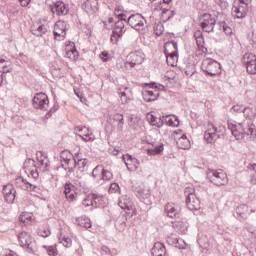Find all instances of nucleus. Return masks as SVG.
<instances>
[{
    "mask_svg": "<svg viewBox=\"0 0 256 256\" xmlns=\"http://www.w3.org/2000/svg\"><path fill=\"white\" fill-rule=\"evenodd\" d=\"M228 129L235 139H244V137H256L255 125L245 123L228 122Z\"/></svg>",
    "mask_w": 256,
    "mask_h": 256,
    "instance_id": "nucleus-1",
    "label": "nucleus"
},
{
    "mask_svg": "<svg viewBox=\"0 0 256 256\" xmlns=\"http://www.w3.org/2000/svg\"><path fill=\"white\" fill-rule=\"evenodd\" d=\"M128 25L132 27V29H135V31H138V33H141L142 35H145L147 33V20L143 15L141 14H132L127 19Z\"/></svg>",
    "mask_w": 256,
    "mask_h": 256,
    "instance_id": "nucleus-2",
    "label": "nucleus"
},
{
    "mask_svg": "<svg viewBox=\"0 0 256 256\" xmlns=\"http://www.w3.org/2000/svg\"><path fill=\"white\" fill-rule=\"evenodd\" d=\"M201 69L210 77L221 75V64L212 58L204 59L201 64Z\"/></svg>",
    "mask_w": 256,
    "mask_h": 256,
    "instance_id": "nucleus-3",
    "label": "nucleus"
},
{
    "mask_svg": "<svg viewBox=\"0 0 256 256\" xmlns=\"http://www.w3.org/2000/svg\"><path fill=\"white\" fill-rule=\"evenodd\" d=\"M186 206L190 211H199L201 209V200L195 191V188H186Z\"/></svg>",
    "mask_w": 256,
    "mask_h": 256,
    "instance_id": "nucleus-4",
    "label": "nucleus"
},
{
    "mask_svg": "<svg viewBox=\"0 0 256 256\" xmlns=\"http://www.w3.org/2000/svg\"><path fill=\"white\" fill-rule=\"evenodd\" d=\"M207 178L216 185L217 187H221V185H227L229 183V179L227 178V174L223 170H211L207 171Z\"/></svg>",
    "mask_w": 256,
    "mask_h": 256,
    "instance_id": "nucleus-5",
    "label": "nucleus"
},
{
    "mask_svg": "<svg viewBox=\"0 0 256 256\" xmlns=\"http://www.w3.org/2000/svg\"><path fill=\"white\" fill-rule=\"evenodd\" d=\"M32 101L35 109H41V111H47L49 109V98L43 92L37 93Z\"/></svg>",
    "mask_w": 256,
    "mask_h": 256,
    "instance_id": "nucleus-6",
    "label": "nucleus"
},
{
    "mask_svg": "<svg viewBox=\"0 0 256 256\" xmlns=\"http://www.w3.org/2000/svg\"><path fill=\"white\" fill-rule=\"evenodd\" d=\"M142 97L147 103L151 101H157L159 97V90L157 89V83H152L149 89H145L142 92Z\"/></svg>",
    "mask_w": 256,
    "mask_h": 256,
    "instance_id": "nucleus-7",
    "label": "nucleus"
},
{
    "mask_svg": "<svg viewBox=\"0 0 256 256\" xmlns=\"http://www.w3.org/2000/svg\"><path fill=\"white\" fill-rule=\"evenodd\" d=\"M18 241L21 247H25L29 253L33 251V238L29 232L22 231L18 234Z\"/></svg>",
    "mask_w": 256,
    "mask_h": 256,
    "instance_id": "nucleus-8",
    "label": "nucleus"
},
{
    "mask_svg": "<svg viewBox=\"0 0 256 256\" xmlns=\"http://www.w3.org/2000/svg\"><path fill=\"white\" fill-rule=\"evenodd\" d=\"M23 169L28 177H32V179H37L39 177V171L37 170V165L35 164V160L29 158L24 162Z\"/></svg>",
    "mask_w": 256,
    "mask_h": 256,
    "instance_id": "nucleus-9",
    "label": "nucleus"
},
{
    "mask_svg": "<svg viewBox=\"0 0 256 256\" xmlns=\"http://www.w3.org/2000/svg\"><path fill=\"white\" fill-rule=\"evenodd\" d=\"M145 60V53H143L142 51H135V52H131L128 56H127V65H129L130 67H135V65H141V63H143V61Z\"/></svg>",
    "mask_w": 256,
    "mask_h": 256,
    "instance_id": "nucleus-10",
    "label": "nucleus"
},
{
    "mask_svg": "<svg viewBox=\"0 0 256 256\" xmlns=\"http://www.w3.org/2000/svg\"><path fill=\"white\" fill-rule=\"evenodd\" d=\"M217 23V20L211 16V14H204L202 15V21L200 23L203 31L206 33H211L213 29H215V24Z\"/></svg>",
    "mask_w": 256,
    "mask_h": 256,
    "instance_id": "nucleus-11",
    "label": "nucleus"
},
{
    "mask_svg": "<svg viewBox=\"0 0 256 256\" xmlns=\"http://www.w3.org/2000/svg\"><path fill=\"white\" fill-rule=\"evenodd\" d=\"M122 159L128 169V171H137L141 163L137 160V158H133V156L126 154L122 156Z\"/></svg>",
    "mask_w": 256,
    "mask_h": 256,
    "instance_id": "nucleus-12",
    "label": "nucleus"
},
{
    "mask_svg": "<svg viewBox=\"0 0 256 256\" xmlns=\"http://www.w3.org/2000/svg\"><path fill=\"white\" fill-rule=\"evenodd\" d=\"M76 133L78 134L83 141H93L95 139V136L93 135V132L87 127V126H78L75 128Z\"/></svg>",
    "mask_w": 256,
    "mask_h": 256,
    "instance_id": "nucleus-13",
    "label": "nucleus"
},
{
    "mask_svg": "<svg viewBox=\"0 0 256 256\" xmlns=\"http://www.w3.org/2000/svg\"><path fill=\"white\" fill-rule=\"evenodd\" d=\"M219 139L217 132H215V125L208 124L207 130L204 132V140L206 143L213 144Z\"/></svg>",
    "mask_w": 256,
    "mask_h": 256,
    "instance_id": "nucleus-14",
    "label": "nucleus"
},
{
    "mask_svg": "<svg viewBox=\"0 0 256 256\" xmlns=\"http://www.w3.org/2000/svg\"><path fill=\"white\" fill-rule=\"evenodd\" d=\"M16 185L20 187L24 191H35L37 189V185L23 178L22 176L16 178Z\"/></svg>",
    "mask_w": 256,
    "mask_h": 256,
    "instance_id": "nucleus-15",
    "label": "nucleus"
},
{
    "mask_svg": "<svg viewBox=\"0 0 256 256\" xmlns=\"http://www.w3.org/2000/svg\"><path fill=\"white\" fill-rule=\"evenodd\" d=\"M67 35L65 30V23L59 21L54 26V37L57 41H63Z\"/></svg>",
    "mask_w": 256,
    "mask_h": 256,
    "instance_id": "nucleus-16",
    "label": "nucleus"
},
{
    "mask_svg": "<svg viewBox=\"0 0 256 256\" xmlns=\"http://www.w3.org/2000/svg\"><path fill=\"white\" fill-rule=\"evenodd\" d=\"M165 213L170 219H179L181 217V209L175 204H167L165 206Z\"/></svg>",
    "mask_w": 256,
    "mask_h": 256,
    "instance_id": "nucleus-17",
    "label": "nucleus"
},
{
    "mask_svg": "<svg viewBox=\"0 0 256 256\" xmlns=\"http://www.w3.org/2000/svg\"><path fill=\"white\" fill-rule=\"evenodd\" d=\"M52 13H56L59 17L63 15H67L69 13V8H67V5L65 3L58 1L54 5L51 6Z\"/></svg>",
    "mask_w": 256,
    "mask_h": 256,
    "instance_id": "nucleus-18",
    "label": "nucleus"
},
{
    "mask_svg": "<svg viewBox=\"0 0 256 256\" xmlns=\"http://www.w3.org/2000/svg\"><path fill=\"white\" fill-rule=\"evenodd\" d=\"M64 194L67 201H75L77 199V192L75 191V185L66 183L64 185Z\"/></svg>",
    "mask_w": 256,
    "mask_h": 256,
    "instance_id": "nucleus-19",
    "label": "nucleus"
},
{
    "mask_svg": "<svg viewBox=\"0 0 256 256\" xmlns=\"http://www.w3.org/2000/svg\"><path fill=\"white\" fill-rule=\"evenodd\" d=\"M172 46L175 51L166 55V62L172 67H175L179 59V54L177 53V42H172Z\"/></svg>",
    "mask_w": 256,
    "mask_h": 256,
    "instance_id": "nucleus-20",
    "label": "nucleus"
},
{
    "mask_svg": "<svg viewBox=\"0 0 256 256\" xmlns=\"http://www.w3.org/2000/svg\"><path fill=\"white\" fill-rule=\"evenodd\" d=\"M146 118H147V121L150 123V125H153L158 128L163 127V123L165 121V116L157 117L151 113H148L146 115Z\"/></svg>",
    "mask_w": 256,
    "mask_h": 256,
    "instance_id": "nucleus-21",
    "label": "nucleus"
},
{
    "mask_svg": "<svg viewBox=\"0 0 256 256\" xmlns=\"http://www.w3.org/2000/svg\"><path fill=\"white\" fill-rule=\"evenodd\" d=\"M167 249L165 248V244L161 242H156L151 249L152 256H166Z\"/></svg>",
    "mask_w": 256,
    "mask_h": 256,
    "instance_id": "nucleus-22",
    "label": "nucleus"
},
{
    "mask_svg": "<svg viewBox=\"0 0 256 256\" xmlns=\"http://www.w3.org/2000/svg\"><path fill=\"white\" fill-rule=\"evenodd\" d=\"M118 205L126 213H131V215L135 214V206L133 205V202H131V201L127 200V199H121L119 201Z\"/></svg>",
    "mask_w": 256,
    "mask_h": 256,
    "instance_id": "nucleus-23",
    "label": "nucleus"
},
{
    "mask_svg": "<svg viewBox=\"0 0 256 256\" xmlns=\"http://www.w3.org/2000/svg\"><path fill=\"white\" fill-rule=\"evenodd\" d=\"M38 169L42 171V173L49 171V169H51V162H49V158L45 156L38 158Z\"/></svg>",
    "mask_w": 256,
    "mask_h": 256,
    "instance_id": "nucleus-24",
    "label": "nucleus"
},
{
    "mask_svg": "<svg viewBox=\"0 0 256 256\" xmlns=\"http://www.w3.org/2000/svg\"><path fill=\"white\" fill-rule=\"evenodd\" d=\"M164 145L163 143L157 144L152 143V147L148 148L146 151L148 155H161L163 153Z\"/></svg>",
    "mask_w": 256,
    "mask_h": 256,
    "instance_id": "nucleus-25",
    "label": "nucleus"
},
{
    "mask_svg": "<svg viewBox=\"0 0 256 256\" xmlns=\"http://www.w3.org/2000/svg\"><path fill=\"white\" fill-rule=\"evenodd\" d=\"M62 167L65 169H68L69 173H72L73 169L77 167V159H75V156H72L68 160H66Z\"/></svg>",
    "mask_w": 256,
    "mask_h": 256,
    "instance_id": "nucleus-26",
    "label": "nucleus"
},
{
    "mask_svg": "<svg viewBox=\"0 0 256 256\" xmlns=\"http://www.w3.org/2000/svg\"><path fill=\"white\" fill-rule=\"evenodd\" d=\"M132 97L133 94H131V90L127 87H125V91L120 92V101L124 104L130 102Z\"/></svg>",
    "mask_w": 256,
    "mask_h": 256,
    "instance_id": "nucleus-27",
    "label": "nucleus"
},
{
    "mask_svg": "<svg viewBox=\"0 0 256 256\" xmlns=\"http://www.w3.org/2000/svg\"><path fill=\"white\" fill-rule=\"evenodd\" d=\"M176 143L179 149H189L191 147V141H189L185 135L180 137Z\"/></svg>",
    "mask_w": 256,
    "mask_h": 256,
    "instance_id": "nucleus-28",
    "label": "nucleus"
},
{
    "mask_svg": "<svg viewBox=\"0 0 256 256\" xmlns=\"http://www.w3.org/2000/svg\"><path fill=\"white\" fill-rule=\"evenodd\" d=\"M92 199L94 201V207H103L104 203H105V197H103V195H99V194H92Z\"/></svg>",
    "mask_w": 256,
    "mask_h": 256,
    "instance_id": "nucleus-29",
    "label": "nucleus"
},
{
    "mask_svg": "<svg viewBox=\"0 0 256 256\" xmlns=\"http://www.w3.org/2000/svg\"><path fill=\"white\" fill-rule=\"evenodd\" d=\"M232 15L236 19H243V17H245V8H243V7H233L232 8Z\"/></svg>",
    "mask_w": 256,
    "mask_h": 256,
    "instance_id": "nucleus-30",
    "label": "nucleus"
},
{
    "mask_svg": "<svg viewBox=\"0 0 256 256\" xmlns=\"http://www.w3.org/2000/svg\"><path fill=\"white\" fill-rule=\"evenodd\" d=\"M33 35H36V37H41L44 35V33H47V27L45 25H39L37 28H32Z\"/></svg>",
    "mask_w": 256,
    "mask_h": 256,
    "instance_id": "nucleus-31",
    "label": "nucleus"
},
{
    "mask_svg": "<svg viewBox=\"0 0 256 256\" xmlns=\"http://www.w3.org/2000/svg\"><path fill=\"white\" fill-rule=\"evenodd\" d=\"M242 61L244 65H249L250 63H254L256 61V55L253 53L244 54Z\"/></svg>",
    "mask_w": 256,
    "mask_h": 256,
    "instance_id": "nucleus-32",
    "label": "nucleus"
},
{
    "mask_svg": "<svg viewBox=\"0 0 256 256\" xmlns=\"http://www.w3.org/2000/svg\"><path fill=\"white\" fill-rule=\"evenodd\" d=\"M76 221L79 227H83L84 229H91V220H89V218H78Z\"/></svg>",
    "mask_w": 256,
    "mask_h": 256,
    "instance_id": "nucleus-33",
    "label": "nucleus"
},
{
    "mask_svg": "<svg viewBox=\"0 0 256 256\" xmlns=\"http://www.w3.org/2000/svg\"><path fill=\"white\" fill-rule=\"evenodd\" d=\"M82 205L84 207H95V204L93 201V194L86 196L82 201Z\"/></svg>",
    "mask_w": 256,
    "mask_h": 256,
    "instance_id": "nucleus-34",
    "label": "nucleus"
},
{
    "mask_svg": "<svg viewBox=\"0 0 256 256\" xmlns=\"http://www.w3.org/2000/svg\"><path fill=\"white\" fill-rule=\"evenodd\" d=\"M121 37H123V34H121V32L113 30L110 41H111V43H113V45H117V43L119 42V39H121Z\"/></svg>",
    "mask_w": 256,
    "mask_h": 256,
    "instance_id": "nucleus-35",
    "label": "nucleus"
},
{
    "mask_svg": "<svg viewBox=\"0 0 256 256\" xmlns=\"http://www.w3.org/2000/svg\"><path fill=\"white\" fill-rule=\"evenodd\" d=\"M244 117H246L247 119H253V117H255V108L253 107H245L244 108Z\"/></svg>",
    "mask_w": 256,
    "mask_h": 256,
    "instance_id": "nucleus-36",
    "label": "nucleus"
},
{
    "mask_svg": "<svg viewBox=\"0 0 256 256\" xmlns=\"http://www.w3.org/2000/svg\"><path fill=\"white\" fill-rule=\"evenodd\" d=\"M113 31H118L123 35L125 33V22H122V20L115 22Z\"/></svg>",
    "mask_w": 256,
    "mask_h": 256,
    "instance_id": "nucleus-37",
    "label": "nucleus"
},
{
    "mask_svg": "<svg viewBox=\"0 0 256 256\" xmlns=\"http://www.w3.org/2000/svg\"><path fill=\"white\" fill-rule=\"evenodd\" d=\"M71 157H73V154L69 150H64L60 153V159L62 164L68 159H71Z\"/></svg>",
    "mask_w": 256,
    "mask_h": 256,
    "instance_id": "nucleus-38",
    "label": "nucleus"
},
{
    "mask_svg": "<svg viewBox=\"0 0 256 256\" xmlns=\"http://www.w3.org/2000/svg\"><path fill=\"white\" fill-rule=\"evenodd\" d=\"M163 31H165V27L163 26V23L159 22L154 25V33L158 37L163 35Z\"/></svg>",
    "mask_w": 256,
    "mask_h": 256,
    "instance_id": "nucleus-39",
    "label": "nucleus"
},
{
    "mask_svg": "<svg viewBox=\"0 0 256 256\" xmlns=\"http://www.w3.org/2000/svg\"><path fill=\"white\" fill-rule=\"evenodd\" d=\"M246 71L250 75H256V61L251 62L250 64H246Z\"/></svg>",
    "mask_w": 256,
    "mask_h": 256,
    "instance_id": "nucleus-40",
    "label": "nucleus"
},
{
    "mask_svg": "<svg viewBox=\"0 0 256 256\" xmlns=\"http://www.w3.org/2000/svg\"><path fill=\"white\" fill-rule=\"evenodd\" d=\"M102 179L103 181H111V179H113V172L106 170V169H102Z\"/></svg>",
    "mask_w": 256,
    "mask_h": 256,
    "instance_id": "nucleus-41",
    "label": "nucleus"
},
{
    "mask_svg": "<svg viewBox=\"0 0 256 256\" xmlns=\"http://www.w3.org/2000/svg\"><path fill=\"white\" fill-rule=\"evenodd\" d=\"M11 193H17V191H15V188L13 187V185H11V184L5 185L3 187V195H4V197L6 195H10Z\"/></svg>",
    "mask_w": 256,
    "mask_h": 256,
    "instance_id": "nucleus-42",
    "label": "nucleus"
},
{
    "mask_svg": "<svg viewBox=\"0 0 256 256\" xmlns=\"http://www.w3.org/2000/svg\"><path fill=\"white\" fill-rule=\"evenodd\" d=\"M60 243H62V245L64 247L69 249V247H71V245H73V240H71V238H69V237H63V238H60Z\"/></svg>",
    "mask_w": 256,
    "mask_h": 256,
    "instance_id": "nucleus-43",
    "label": "nucleus"
},
{
    "mask_svg": "<svg viewBox=\"0 0 256 256\" xmlns=\"http://www.w3.org/2000/svg\"><path fill=\"white\" fill-rule=\"evenodd\" d=\"M166 122H167V125H169L170 127H179V119L177 118H174V121H173V118L167 116Z\"/></svg>",
    "mask_w": 256,
    "mask_h": 256,
    "instance_id": "nucleus-44",
    "label": "nucleus"
},
{
    "mask_svg": "<svg viewBox=\"0 0 256 256\" xmlns=\"http://www.w3.org/2000/svg\"><path fill=\"white\" fill-rule=\"evenodd\" d=\"M247 212V205H240L236 208V213L240 217H245V213Z\"/></svg>",
    "mask_w": 256,
    "mask_h": 256,
    "instance_id": "nucleus-45",
    "label": "nucleus"
},
{
    "mask_svg": "<svg viewBox=\"0 0 256 256\" xmlns=\"http://www.w3.org/2000/svg\"><path fill=\"white\" fill-rule=\"evenodd\" d=\"M225 131H227L225 126L223 125H220L218 127L215 126V132H216V135H218V139H220V137H223V135H225Z\"/></svg>",
    "mask_w": 256,
    "mask_h": 256,
    "instance_id": "nucleus-46",
    "label": "nucleus"
},
{
    "mask_svg": "<svg viewBox=\"0 0 256 256\" xmlns=\"http://www.w3.org/2000/svg\"><path fill=\"white\" fill-rule=\"evenodd\" d=\"M44 249L46 250L49 256L57 255V247L55 246H44Z\"/></svg>",
    "mask_w": 256,
    "mask_h": 256,
    "instance_id": "nucleus-47",
    "label": "nucleus"
},
{
    "mask_svg": "<svg viewBox=\"0 0 256 256\" xmlns=\"http://www.w3.org/2000/svg\"><path fill=\"white\" fill-rule=\"evenodd\" d=\"M103 173V166H96L92 171V176L94 178L99 177Z\"/></svg>",
    "mask_w": 256,
    "mask_h": 256,
    "instance_id": "nucleus-48",
    "label": "nucleus"
},
{
    "mask_svg": "<svg viewBox=\"0 0 256 256\" xmlns=\"http://www.w3.org/2000/svg\"><path fill=\"white\" fill-rule=\"evenodd\" d=\"M0 73H11V68L9 67V61L0 64Z\"/></svg>",
    "mask_w": 256,
    "mask_h": 256,
    "instance_id": "nucleus-49",
    "label": "nucleus"
},
{
    "mask_svg": "<svg viewBox=\"0 0 256 256\" xmlns=\"http://www.w3.org/2000/svg\"><path fill=\"white\" fill-rule=\"evenodd\" d=\"M123 114H114V115H108L107 117V121L108 123H113V121H118L119 122V119L122 117Z\"/></svg>",
    "mask_w": 256,
    "mask_h": 256,
    "instance_id": "nucleus-50",
    "label": "nucleus"
},
{
    "mask_svg": "<svg viewBox=\"0 0 256 256\" xmlns=\"http://www.w3.org/2000/svg\"><path fill=\"white\" fill-rule=\"evenodd\" d=\"M15 193L17 192H12L11 194H6V196H4L6 203H13L15 201Z\"/></svg>",
    "mask_w": 256,
    "mask_h": 256,
    "instance_id": "nucleus-51",
    "label": "nucleus"
},
{
    "mask_svg": "<svg viewBox=\"0 0 256 256\" xmlns=\"http://www.w3.org/2000/svg\"><path fill=\"white\" fill-rule=\"evenodd\" d=\"M86 165L87 159H78V161H76V167H78V169H85Z\"/></svg>",
    "mask_w": 256,
    "mask_h": 256,
    "instance_id": "nucleus-52",
    "label": "nucleus"
},
{
    "mask_svg": "<svg viewBox=\"0 0 256 256\" xmlns=\"http://www.w3.org/2000/svg\"><path fill=\"white\" fill-rule=\"evenodd\" d=\"M167 241L171 243V245H177V243H179V240L177 239V235L175 234H172L171 236H169L167 238Z\"/></svg>",
    "mask_w": 256,
    "mask_h": 256,
    "instance_id": "nucleus-53",
    "label": "nucleus"
},
{
    "mask_svg": "<svg viewBox=\"0 0 256 256\" xmlns=\"http://www.w3.org/2000/svg\"><path fill=\"white\" fill-rule=\"evenodd\" d=\"M119 184L112 183L109 188V193H119Z\"/></svg>",
    "mask_w": 256,
    "mask_h": 256,
    "instance_id": "nucleus-54",
    "label": "nucleus"
},
{
    "mask_svg": "<svg viewBox=\"0 0 256 256\" xmlns=\"http://www.w3.org/2000/svg\"><path fill=\"white\" fill-rule=\"evenodd\" d=\"M175 10H169V9H164L163 10V15H166V17H168V19H171L175 16Z\"/></svg>",
    "mask_w": 256,
    "mask_h": 256,
    "instance_id": "nucleus-55",
    "label": "nucleus"
},
{
    "mask_svg": "<svg viewBox=\"0 0 256 256\" xmlns=\"http://www.w3.org/2000/svg\"><path fill=\"white\" fill-rule=\"evenodd\" d=\"M100 59L104 62L107 63V61H109V59H111V57H109V52L107 51H103L100 54Z\"/></svg>",
    "mask_w": 256,
    "mask_h": 256,
    "instance_id": "nucleus-56",
    "label": "nucleus"
},
{
    "mask_svg": "<svg viewBox=\"0 0 256 256\" xmlns=\"http://www.w3.org/2000/svg\"><path fill=\"white\" fill-rule=\"evenodd\" d=\"M100 253L102 256H109L111 255V250L107 246H102Z\"/></svg>",
    "mask_w": 256,
    "mask_h": 256,
    "instance_id": "nucleus-57",
    "label": "nucleus"
},
{
    "mask_svg": "<svg viewBox=\"0 0 256 256\" xmlns=\"http://www.w3.org/2000/svg\"><path fill=\"white\" fill-rule=\"evenodd\" d=\"M38 235L39 237H49V235H51V231L49 229H46V230H39L38 231Z\"/></svg>",
    "mask_w": 256,
    "mask_h": 256,
    "instance_id": "nucleus-58",
    "label": "nucleus"
},
{
    "mask_svg": "<svg viewBox=\"0 0 256 256\" xmlns=\"http://www.w3.org/2000/svg\"><path fill=\"white\" fill-rule=\"evenodd\" d=\"M251 169L254 172V173H252L251 183H252V185H256V164H253L251 166Z\"/></svg>",
    "mask_w": 256,
    "mask_h": 256,
    "instance_id": "nucleus-59",
    "label": "nucleus"
},
{
    "mask_svg": "<svg viewBox=\"0 0 256 256\" xmlns=\"http://www.w3.org/2000/svg\"><path fill=\"white\" fill-rule=\"evenodd\" d=\"M186 75L188 77H193V75H195V66H192L190 68L186 69Z\"/></svg>",
    "mask_w": 256,
    "mask_h": 256,
    "instance_id": "nucleus-60",
    "label": "nucleus"
},
{
    "mask_svg": "<svg viewBox=\"0 0 256 256\" xmlns=\"http://www.w3.org/2000/svg\"><path fill=\"white\" fill-rule=\"evenodd\" d=\"M232 109L235 111V113H243L244 112V108L243 106L237 104V105H234L232 107Z\"/></svg>",
    "mask_w": 256,
    "mask_h": 256,
    "instance_id": "nucleus-61",
    "label": "nucleus"
},
{
    "mask_svg": "<svg viewBox=\"0 0 256 256\" xmlns=\"http://www.w3.org/2000/svg\"><path fill=\"white\" fill-rule=\"evenodd\" d=\"M118 21H122L123 23H127V15L120 13L118 14Z\"/></svg>",
    "mask_w": 256,
    "mask_h": 256,
    "instance_id": "nucleus-62",
    "label": "nucleus"
},
{
    "mask_svg": "<svg viewBox=\"0 0 256 256\" xmlns=\"http://www.w3.org/2000/svg\"><path fill=\"white\" fill-rule=\"evenodd\" d=\"M223 31L226 35H231V33H233V30L231 29V27L224 25L223 26Z\"/></svg>",
    "mask_w": 256,
    "mask_h": 256,
    "instance_id": "nucleus-63",
    "label": "nucleus"
},
{
    "mask_svg": "<svg viewBox=\"0 0 256 256\" xmlns=\"http://www.w3.org/2000/svg\"><path fill=\"white\" fill-rule=\"evenodd\" d=\"M196 43H197L198 47H203V45L205 43L203 36H201L200 38H196Z\"/></svg>",
    "mask_w": 256,
    "mask_h": 256,
    "instance_id": "nucleus-64",
    "label": "nucleus"
}]
</instances>
